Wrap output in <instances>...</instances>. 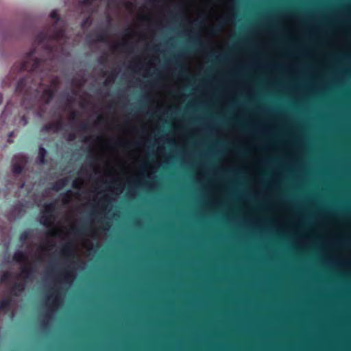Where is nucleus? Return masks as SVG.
<instances>
[{"label":"nucleus","instance_id":"obj_1","mask_svg":"<svg viewBox=\"0 0 351 351\" xmlns=\"http://www.w3.org/2000/svg\"><path fill=\"white\" fill-rule=\"evenodd\" d=\"M50 17L54 23L40 32L34 38L36 45L19 65L20 72L27 71L25 77L20 79L15 91L24 96L32 90H38L43 83V76L51 71V63L56 53H62L68 38L64 22L60 20L56 10L51 11Z\"/></svg>","mask_w":351,"mask_h":351},{"label":"nucleus","instance_id":"obj_2","mask_svg":"<svg viewBox=\"0 0 351 351\" xmlns=\"http://www.w3.org/2000/svg\"><path fill=\"white\" fill-rule=\"evenodd\" d=\"M86 40L93 43H107L108 35L106 29L97 30L88 34Z\"/></svg>","mask_w":351,"mask_h":351},{"label":"nucleus","instance_id":"obj_3","mask_svg":"<svg viewBox=\"0 0 351 351\" xmlns=\"http://www.w3.org/2000/svg\"><path fill=\"white\" fill-rule=\"evenodd\" d=\"M63 128V121L62 119H60L55 122H51L49 123H47L44 125L41 131L45 132H48L49 131H53L54 133L58 132L62 130Z\"/></svg>","mask_w":351,"mask_h":351},{"label":"nucleus","instance_id":"obj_4","mask_svg":"<svg viewBox=\"0 0 351 351\" xmlns=\"http://www.w3.org/2000/svg\"><path fill=\"white\" fill-rule=\"evenodd\" d=\"M56 94V89L51 86H47L43 91L41 99L44 101L45 104H49Z\"/></svg>","mask_w":351,"mask_h":351},{"label":"nucleus","instance_id":"obj_5","mask_svg":"<svg viewBox=\"0 0 351 351\" xmlns=\"http://www.w3.org/2000/svg\"><path fill=\"white\" fill-rule=\"evenodd\" d=\"M21 271L24 279L32 280L34 279L35 274L36 273V268L32 265L29 267L23 266L21 267Z\"/></svg>","mask_w":351,"mask_h":351},{"label":"nucleus","instance_id":"obj_6","mask_svg":"<svg viewBox=\"0 0 351 351\" xmlns=\"http://www.w3.org/2000/svg\"><path fill=\"white\" fill-rule=\"evenodd\" d=\"M13 306V300L8 297L0 302V312L5 314L12 311Z\"/></svg>","mask_w":351,"mask_h":351},{"label":"nucleus","instance_id":"obj_7","mask_svg":"<svg viewBox=\"0 0 351 351\" xmlns=\"http://www.w3.org/2000/svg\"><path fill=\"white\" fill-rule=\"evenodd\" d=\"M69 179L67 177L59 179L53 183L51 189V190L58 192L66 186L69 184Z\"/></svg>","mask_w":351,"mask_h":351},{"label":"nucleus","instance_id":"obj_8","mask_svg":"<svg viewBox=\"0 0 351 351\" xmlns=\"http://www.w3.org/2000/svg\"><path fill=\"white\" fill-rule=\"evenodd\" d=\"M54 220L53 215H45L42 213L40 218V223L45 227H51L52 221Z\"/></svg>","mask_w":351,"mask_h":351},{"label":"nucleus","instance_id":"obj_9","mask_svg":"<svg viewBox=\"0 0 351 351\" xmlns=\"http://www.w3.org/2000/svg\"><path fill=\"white\" fill-rule=\"evenodd\" d=\"M12 259L18 263H23L27 261V256L24 252L16 250L13 255Z\"/></svg>","mask_w":351,"mask_h":351},{"label":"nucleus","instance_id":"obj_10","mask_svg":"<svg viewBox=\"0 0 351 351\" xmlns=\"http://www.w3.org/2000/svg\"><path fill=\"white\" fill-rule=\"evenodd\" d=\"M47 154V150L43 147H40L38 149V160L40 164L45 165L47 163L46 156Z\"/></svg>","mask_w":351,"mask_h":351},{"label":"nucleus","instance_id":"obj_11","mask_svg":"<svg viewBox=\"0 0 351 351\" xmlns=\"http://www.w3.org/2000/svg\"><path fill=\"white\" fill-rule=\"evenodd\" d=\"M71 231L75 235L81 236L87 233L88 228L86 226L83 225L78 228H72Z\"/></svg>","mask_w":351,"mask_h":351},{"label":"nucleus","instance_id":"obj_12","mask_svg":"<svg viewBox=\"0 0 351 351\" xmlns=\"http://www.w3.org/2000/svg\"><path fill=\"white\" fill-rule=\"evenodd\" d=\"M61 252L64 256H73V251L71 245L70 243L64 245L61 250Z\"/></svg>","mask_w":351,"mask_h":351},{"label":"nucleus","instance_id":"obj_13","mask_svg":"<svg viewBox=\"0 0 351 351\" xmlns=\"http://www.w3.org/2000/svg\"><path fill=\"white\" fill-rule=\"evenodd\" d=\"M55 210V205L53 203H49L45 206V210L43 212L45 215H53Z\"/></svg>","mask_w":351,"mask_h":351},{"label":"nucleus","instance_id":"obj_14","mask_svg":"<svg viewBox=\"0 0 351 351\" xmlns=\"http://www.w3.org/2000/svg\"><path fill=\"white\" fill-rule=\"evenodd\" d=\"M23 170V165L21 163L15 162L12 165V172L14 174H20L22 173Z\"/></svg>","mask_w":351,"mask_h":351},{"label":"nucleus","instance_id":"obj_15","mask_svg":"<svg viewBox=\"0 0 351 351\" xmlns=\"http://www.w3.org/2000/svg\"><path fill=\"white\" fill-rule=\"evenodd\" d=\"M13 286L14 289L17 290L19 295L25 290V285L23 282H15Z\"/></svg>","mask_w":351,"mask_h":351},{"label":"nucleus","instance_id":"obj_16","mask_svg":"<svg viewBox=\"0 0 351 351\" xmlns=\"http://www.w3.org/2000/svg\"><path fill=\"white\" fill-rule=\"evenodd\" d=\"M11 278V274L9 271L3 272V275L0 278V284L7 283L9 282Z\"/></svg>","mask_w":351,"mask_h":351},{"label":"nucleus","instance_id":"obj_17","mask_svg":"<svg viewBox=\"0 0 351 351\" xmlns=\"http://www.w3.org/2000/svg\"><path fill=\"white\" fill-rule=\"evenodd\" d=\"M30 237L29 231L25 230L22 232L19 235V239L22 243L25 242Z\"/></svg>","mask_w":351,"mask_h":351},{"label":"nucleus","instance_id":"obj_18","mask_svg":"<svg viewBox=\"0 0 351 351\" xmlns=\"http://www.w3.org/2000/svg\"><path fill=\"white\" fill-rule=\"evenodd\" d=\"M91 24H92V19L89 16L85 18L84 19H83V21L81 23V27H82V28L84 29L86 27L90 26Z\"/></svg>","mask_w":351,"mask_h":351},{"label":"nucleus","instance_id":"obj_19","mask_svg":"<svg viewBox=\"0 0 351 351\" xmlns=\"http://www.w3.org/2000/svg\"><path fill=\"white\" fill-rule=\"evenodd\" d=\"M95 0H79L78 3L80 6H90Z\"/></svg>","mask_w":351,"mask_h":351},{"label":"nucleus","instance_id":"obj_20","mask_svg":"<svg viewBox=\"0 0 351 351\" xmlns=\"http://www.w3.org/2000/svg\"><path fill=\"white\" fill-rule=\"evenodd\" d=\"M82 185V181L80 179H75L72 183V187L75 189H80Z\"/></svg>","mask_w":351,"mask_h":351},{"label":"nucleus","instance_id":"obj_21","mask_svg":"<svg viewBox=\"0 0 351 351\" xmlns=\"http://www.w3.org/2000/svg\"><path fill=\"white\" fill-rule=\"evenodd\" d=\"M79 117V114L77 111H71L69 114V120L71 122H75Z\"/></svg>","mask_w":351,"mask_h":351},{"label":"nucleus","instance_id":"obj_22","mask_svg":"<svg viewBox=\"0 0 351 351\" xmlns=\"http://www.w3.org/2000/svg\"><path fill=\"white\" fill-rule=\"evenodd\" d=\"M79 130L82 132H87L90 130V125L88 123L84 122L79 125Z\"/></svg>","mask_w":351,"mask_h":351},{"label":"nucleus","instance_id":"obj_23","mask_svg":"<svg viewBox=\"0 0 351 351\" xmlns=\"http://www.w3.org/2000/svg\"><path fill=\"white\" fill-rule=\"evenodd\" d=\"M127 45L128 44L125 43L122 44H116L112 47V49L113 51H120L122 48L126 47Z\"/></svg>","mask_w":351,"mask_h":351},{"label":"nucleus","instance_id":"obj_24","mask_svg":"<svg viewBox=\"0 0 351 351\" xmlns=\"http://www.w3.org/2000/svg\"><path fill=\"white\" fill-rule=\"evenodd\" d=\"M71 190H68L66 193H64V197H63V202L64 203H68L69 202L70 195L72 194Z\"/></svg>","mask_w":351,"mask_h":351},{"label":"nucleus","instance_id":"obj_25","mask_svg":"<svg viewBox=\"0 0 351 351\" xmlns=\"http://www.w3.org/2000/svg\"><path fill=\"white\" fill-rule=\"evenodd\" d=\"M116 77V75L114 74V73H112L110 75V76L106 80V81L104 82V84L105 86H107L109 84L110 82H112Z\"/></svg>","mask_w":351,"mask_h":351},{"label":"nucleus","instance_id":"obj_26","mask_svg":"<svg viewBox=\"0 0 351 351\" xmlns=\"http://www.w3.org/2000/svg\"><path fill=\"white\" fill-rule=\"evenodd\" d=\"M10 295L13 297H18L19 296V293L17 290L14 289V286H12L10 289Z\"/></svg>","mask_w":351,"mask_h":351},{"label":"nucleus","instance_id":"obj_27","mask_svg":"<svg viewBox=\"0 0 351 351\" xmlns=\"http://www.w3.org/2000/svg\"><path fill=\"white\" fill-rule=\"evenodd\" d=\"M76 138V135L75 133L73 132H71V133H69V135H68V140L69 141H75Z\"/></svg>","mask_w":351,"mask_h":351},{"label":"nucleus","instance_id":"obj_28","mask_svg":"<svg viewBox=\"0 0 351 351\" xmlns=\"http://www.w3.org/2000/svg\"><path fill=\"white\" fill-rule=\"evenodd\" d=\"M59 84V80L57 77H55L53 78L51 81V85L53 87H56Z\"/></svg>","mask_w":351,"mask_h":351},{"label":"nucleus","instance_id":"obj_29","mask_svg":"<svg viewBox=\"0 0 351 351\" xmlns=\"http://www.w3.org/2000/svg\"><path fill=\"white\" fill-rule=\"evenodd\" d=\"M193 41H194L196 44H198L199 45H202V43H201V41H200V40H199V38H195L193 39Z\"/></svg>","mask_w":351,"mask_h":351},{"label":"nucleus","instance_id":"obj_30","mask_svg":"<svg viewBox=\"0 0 351 351\" xmlns=\"http://www.w3.org/2000/svg\"><path fill=\"white\" fill-rule=\"evenodd\" d=\"M59 300V298L58 295H56L54 298H53V304H56L58 303V301Z\"/></svg>","mask_w":351,"mask_h":351},{"label":"nucleus","instance_id":"obj_31","mask_svg":"<svg viewBox=\"0 0 351 351\" xmlns=\"http://www.w3.org/2000/svg\"><path fill=\"white\" fill-rule=\"evenodd\" d=\"M50 234L53 236V237H56L57 236V232L56 230L52 229L51 231H50Z\"/></svg>","mask_w":351,"mask_h":351},{"label":"nucleus","instance_id":"obj_32","mask_svg":"<svg viewBox=\"0 0 351 351\" xmlns=\"http://www.w3.org/2000/svg\"><path fill=\"white\" fill-rule=\"evenodd\" d=\"M104 120V118L102 116H99L97 119L98 122H101Z\"/></svg>","mask_w":351,"mask_h":351},{"label":"nucleus","instance_id":"obj_33","mask_svg":"<svg viewBox=\"0 0 351 351\" xmlns=\"http://www.w3.org/2000/svg\"><path fill=\"white\" fill-rule=\"evenodd\" d=\"M90 139H91V137H85V138L83 139V141H84V142H88Z\"/></svg>","mask_w":351,"mask_h":351},{"label":"nucleus","instance_id":"obj_34","mask_svg":"<svg viewBox=\"0 0 351 351\" xmlns=\"http://www.w3.org/2000/svg\"><path fill=\"white\" fill-rule=\"evenodd\" d=\"M239 153L241 154V155H245L246 152L243 150H239Z\"/></svg>","mask_w":351,"mask_h":351},{"label":"nucleus","instance_id":"obj_35","mask_svg":"<svg viewBox=\"0 0 351 351\" xmlns=\"http://www.w3.org/2000/svg\"><path fill=\"white\" fill-rule=\"evenodd\" d=\"M226 58V56H220L219 57V60H221L222 59H225Z\"/></svg>","mask_w":351,"mask_h":351},{"label":"nucleus","instance_id":"obj_36","mask_svg":"<svg viewBox=\"0 0 351 351\" xmlns=\"http://www.w3.org/2000/svg\"><path fill=\"white\" fill-rule=\"evenodd\" d=\"M72 102H73V101H72L71 98H70V99H68V103H69V104H71Z\"/></svg>","mask_w":351,"mask_h":351},{"label":"nucleus","instance_id":"obj_37","mask_svg":"<svg viewBox=\"0 0 351 351\" xmlns=\"http://www.w3.org/2000/svg\"><path fill=\"white\" fill-rule=\"evenodd\" d=\"M129 30H130L129 29H127L125 31L127 32V33H128Z\"/></svg>","mask_w":351,"mask_h":351},{"label":"nucleus","instance_id":"obj_38","mask_svg":"<svg viewBox=\"0 0 351 351\" xmlns=\"http://www.w3.org/2000/svg\"><path fill=\"white\" fill-rule=\"evenodd\" d=\"M90 167H92L93 166V164L92 163H90L89 164Z\"/></svg>","mask_w":351,"mask_h":351}]
</instances>
